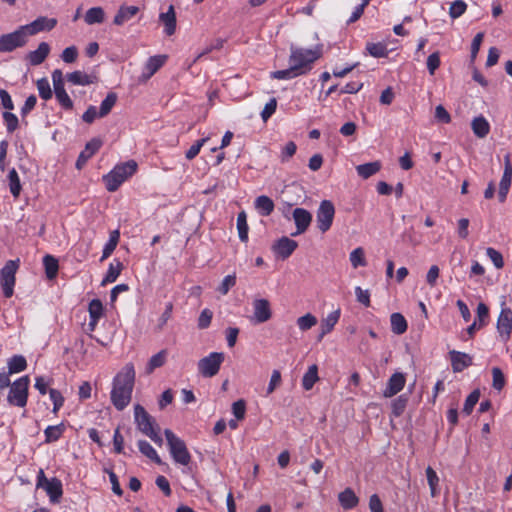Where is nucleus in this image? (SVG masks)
I'll return each instance as SVG.
<instances>
[{
	"instance_id": "nucleus-1",
	"label": "nucleus",
	"mask_w": 512,
	"mask_h": 512,
	"mask_svg": "<svg viewBox=\"0 0 512 512\" xmlns=\"http://www.w3.org/2000/svg\"><path fill=\"white\" fill-rule=\"evenodd\" d=\"M135 384V368L132 363L125 364L114 376L110 399L114 407L122 411L130 403Z\"/></svg>"
},
{
	"instance_id": "nucleus-2",
	"label": "nucleus",
	"mask_w": 512,
	"mask_h": 512,
	"mask_svg": "<svg viewBox=\"0 0 512 512\" xmlns=\"http://www.w3.org/2000/svg\"><path fill=\"white\" fill-rule=\"evenodd\" d=\"M322 55V45L312 49H304L291 46L289 64L297 67L300 75H305L312 69L313 63Z\"/></svg>"
},
{
	"instance_id": "nucleus-3",
	"label": "nucleus",
	"mask_w": 512,
	"mask_h": 512,
	"mask_svg": "<svg viewBox=\"0 0 512 512\" xmlns=\"http://www.w3.org/2000/svg\"><path fill=\"white\" fill-rule=\"evenodd\" d=\"M137 167V163L134 160L116 165L103 177L106 189L109 192H115L123 182L136 173Z\"/></svg>"
},
{
	"instance_id": "nucleus-4",
	"label": "nucleus",
	"mask_w": 512,
	"mask_h": 512,
	"mask_svg": "<svg viewBox=\"0 0 512 512\" xmlns=\"http://www.w3.org/2000/svg\"><path fill=\"white\" fill-rule=\"evenodd\" d=\"M134 418L138 426V429L148 436L155 444L161 446L163 439L155 428L153 418L147 413V411L140 404L134 406Z\"/></svg>"
},
{
	"instance_id": "nucleus-5",
	"label": "nucleus",
	"mask_w": 512,
	"mask_h": 512,
	"mask_svg": "<svg viewBox=\"0 0 512 512\" xmlns=\"http://www.w3.org/2000/svg\"><path fill=\"white\" fill-rule=\"evenodd\" d=\"M169 452L174 462L183 466H187L191 462V455L186 447L185 442L176 436L170 429L164 431Z\"/></svg>"
},
{
	"instance_id": "nucleus-6",
	"label": "nucleus",
	"mask_w": 512,
	"mask_h": 512,
	"mask_svg": "<svg viewBox=\"0 0 512 512\" xmlns=\"http://www.w3.org/2000/svg\"><path fill=\"white\" fill-rule=\"evenodd\" d=\"M29 384L30 379L27 375L15 380L10 386V390L7 396L8 403L20 408L25 407L28 400Z\"/></svg>"
},
{
	"instance_id": "nucleus-7",
	"label": "nucleus",
	"mask_w": 512,
	"mask_h": 512,
	"mask_svg": "<svg viewBox=\"0 0 512 512\" xmlns=\"http://www.w3.org/2000/svg\"><path fill=\"white\" fill-rule=\"evenodd\" d=\"M20 260H8L0 270V285L6 298L12 297L16 283V272L19 269Z\"/></svg>"
},
{
	"instance_id": "nucleus-8",
	"label": "nucleus",
	"mask_w": 512,
	"mask_h": 512,
	"mask_svg": "<svg viewBox=\"0 0 512 512\" xmlns=\"http://www.w3.org/2000/svg\"><path fill=\"white\" fill-rule=\"evenodd\" d=\"M28 36L24 28L19 26L16 30L0 36V53H10L28 43Z\"/></svg>"
},
{
	"instance_id": "nucleus-9",
	"label": "nucleus",
	"mask_w": 512,
	"mask_h": 512,
	"mask_svg": "<svg viewBox=\"0 0 512 512\" xmlns=\"http://www.w3.org/2000/svg\"><path fill=\"white\" fill-rule=\"evenodd\" d=\"M225 360L223 352H211L200 359L197 363L198 372L204 378H212L218 374L222 363Z\"/></svg>"
},
{
	"instance_id": "nucleus-10",
	"label": "nucleus",
	"mask_w": 512,
	"mask_h": 512,
	"mask_svg": "<svg viewBox=\"0 0 512 512\" xmlns=\"http://www.w3.org/2000/svg\"><path fill=\"white\" fill-rule=\"evenodd\" d=\"M335 217V207L330 200H323L316 211L317 228L322 232H327Z\"/></svg>"
},
{
	"instance_id": "nucleus-11",
	"label": "nucleus",
	"mask_w": 512,
	"mask_h": 512,
	"mask_svg": "<svg viewBox=\"0 0 512 512\" xmlns=\"http://www.w3.org/2000/svg\"><path fill=\"white\" fill-rule=\"evenodd\" d=\"M52 82L55 93V98L58 101L59 105L64 110L73 109V101L65 90L64 87V78L61 70L56 69L52 72Z\"/></svg>"
},
{
	"instance_id": "nucleus-12",
	"label": "nucleus",
	"mask_w": 512,
	"mask_h": 512,
	"mask_svg": "<svg viewBox=\"0 0 512 512\" xmlns=\"http://www.w3.org/2000/svg\"><path fill=\"white\" fill-rule=\"evenodd\" d=\"M36 486L37 488H43L48 494L51 502L54 503L59 501L63 493L61 481L55 477L47 479L42 469L38 472Z\"/></svg>"
},
{
	"instance_id": "nucleus-13",
	"label": "nucleus",
	"mask_w": 512,
	"mask_h": 512,
	"mask_svg": "<svg viewBox=\"0 0 512 512\" xmlns=\"http://www.w3.org/2000/svg\"><path fill=\"white\" fill-rule=\"evenodd\" d=\"M56 18H48L46 16H40L33 20L29 24L22 25L28 38L41 32H49L53 30L57 25Z\"/></svg>"
},
{
	"instance_id": "nucleus-14",
	"label": "nucleus",
	"mask_w": 512,
	"mask_h": 512,
	"mask_svg": "<svg viewBox=\"0 0 512 512\" xmlns=\"http://www.w3.org/2000/svg\"><path fill=\"white\" fill-rule=\"evenodd\" d=\"M512 183V163L510 154L504 156V171L499 183L498 199L503 203L506 201Z\"/></svg>"
},
{
	"instance_id": "nucleus-15",
	"label": "nucleus",
	"mask_w": 512,
	"mask_h": 512,
	"mask_svg": "<svg viewBox=\"0 0 512 512\" xmlns=\"http://www.w3.org/2000/svg\"><path fill=\"white\" fill-rule=\"evenodd\" d=\"M497 331L502 341L507 342L512 333V310L502 308L497 319Z\"/></svg>"
},
{
	"instance_id": "nucleus-16",
	"label": "nucleus",
	"mask_w": 512,
	"mask_h": 512,
	"mask_svg": "<svg viewBox=\"0 0 512 512\" xmlns=\"http://www.w3.org/2000/svg\"><path fill=\"white\" fill-rule=\"evenodd\" d=\"M292 216L296 225V231L291 236L303 234L311 224L312 214L304 208H295Z\"/></svg>"
},
{
	"instance_id": "nucleus-17",
	"label": "nucleus",
	"mask_w": 512,
	"mask_h": 512,
	"mask_svg": "<svg viewBox=\"0 0 512 512\" xmlns=\"http://www.w3.org/2000/svg\"><path fill=\"white\" fill-rule=\"evenodd\" d=\"M253 310V320L255 323H264L272 316L270 303L266 299H255L253 301Z\"/></svg>"
},
{
	"instance_id": "nucleus-18",
	"label": "nucleus",
	"mask_w": 512,
	"mask_h": 512,
	"mask_svg": "<svg viewBox=\"0 0 512 512\" xmlns=\"http://www.w3.org/2000/svg\"><path fill=\"white\" fill-rule=\"evenodd\" d=\"M298 247V243L289 237H281L274 245L275 254L281 259H287Z\"/></svg>"
},
{
	"instance_id": "nucleus-19",
	"label": "nucleus",
	"mask_w": 512,
	"mask_h": 512,
	"mask_svg": "<svg viewBox=\"0 0 512 512\" xmlns=\"http://www.w3.org/2000/svg\"><path fill=\"white\" fill-rule=\"evenodd\" d=\"M406 378L401 372H396L388 379L386 388L383 392L384 397L390 398L399 393L405 386Z\"/></svg>"
},
{
	"instance_id": "nucleus-20",
	"label": "nucleus",
	"mask_w": 512,
	"mask_h": 512,
	"mask_svg": "<svg viewBox=\"0 0 512 512\" xmlns=\"http://www.w3.org/2000/svg\"><path fill=\"white\" fill-rule=\"evenodd\" d=\"M449 357L454 372H462L464 369L472 365V357L467 353L451 350Z\"/></svg>"
},
{
	"instance_id": "nucleus-21",
	"label": "nucleus",
	"mask_w": 512,
	"mask_h": 512,
	"mask_svg": "<svg viewBox=\"0 0 512 512\" xmlns=\"http://www.w3.org/2000/svg\"><path fill=\"white\" fill-rule=\"evenodd\" d=\"M101 146L102 141L100 139L94 138L90 140L86 144L85 149L78 156L76 161L77 169H82L86 162L100 149Z\"/></svg>"
},
{
	"instance_id": "nucleus-22",
	"label": "nucleus",
	"mask_w": 512,
	"mask_h": 512,
	"mask_svg": "<svg viewBox=\"0 0 512 512\" xmlns=\"http://www.w3.org/2000/svg\"><path fill=\"white\" fill-rule=\"evenodd\" d=\"M166 56H152L150 57L143 69V72L141 74V80L146 81L150 77H152L165 63Z\"/></svg>"
},
{
	"instance_id": "nucleus-23",
	"label": "nucleus",
	"mask_w": 512,
	"mask_h": 512,
	"mask_svg": "<svg viewBox=\"0 0 512 512\" xmlns=\"http://www.w3.org/2000/svg\"><path fill=\"white\" fill-rule=\"evenodd\" d=\"M160 22L164 25V33L171 36L176 31V13L173 5L168 7L166 12L160 13Z\"/></svg>"
},
{
	"instance_id": "nucleus-24",
	"label": "nucleus",
	"mask_w": 512,
	"mask_h": 512,
	"mask_svg": "<svg viewBox=\"0 0 512 512\" xmlns=\"http://www.w3.org/2000/svg\"><path fill=\"white\" fill-rule=\"evenodd\" d=\"M50 52V46L47 42H41L38 48L34 51H30L26 59L32 66L40 65L45 61Z\"/></svg>"
},
{
	"instance_id": "nucleus-25",
	"label": "nucleus",
	"mask_w": 512,
	"mask_h": 512,
	"mask_svg": "<svg viewBox=\"0 0 512 512\" xmlns=\"http://www.w3.org/2000/svg\"><path fill=\"white\" fill-rule=\"evenodd\" d=\"M138 12L139 8L137 6L121 5L113 19V23L117 26H122L130 21Z\"/></svg>"
},
{
	"instance_id": "nucleus-26",
	"label": "nucleus",
	"mask_w": 512,
	"mask_h": 512,
	"mask_svg": "<svg viewBox=\"0 0 512 512\" xmlns=\"http://www.w3.org/2000/svg\"><path fill=\"white\" fill-rule=\"evenodd\" d=\"M340 309H337L331 313H329L326 318L321 321V333L319 335V340H321L325 335L330 333L340 318Z\"/></svg>"
},
{
	"instance_id": "nucleus-27",
	"label": "nucleus",
	"mask_w": 512,
	"mask_h": 512,
	"mask_svg": "<svg viewBox=\"0 0 512 512\" xmlns=\"http://www.w3.org/2000/svg\"><path fill=\"white\" fill-rule=\"evenodd\" d=\"M123 269V264L119 259H114L108 267V270L101 282V286H105L109 283H113L117 280L121 271Z\"/></svg>"
},
{
	"instance_id": "nucleus-28",
	"label": "nucleus",
	"mask_w": 512,
	"mask_h": 512,
	"mask_svg": "<svg viewBox=\"0 0 512 512\" xmlns=\"http://www.w3.org/2000/svg\"><path fill=\"white\" fill-rule=\"evenodd\" d=\"M68 82L73 85L87 86L93 84L96 77L89 75L83 71L77 70L66 75Z\"/></svg>"
},
{
	"instance_id": "nucleus-29",
	"label": "nucleus",
	"mask_w": 512,
	"mask_h": 512,
	"mask_svg": "<svg viewBox=\"0 0 512 512\" xmlns=\"http://www.w3.org/2000/svg\"><path fill=\"white\" fill-rule=\"evenodd\" d=\"M338 500L340 505L346 510L353 509L359 502V498L351 488H346L339 493Z\"/></svg>"
},
{
	"instance_id": "nucleus-30",
	"label": "nucleus",
	"mask_w": 512,
	"mask_h": 512,
	"mask_svg": "<svg viewBox=\"0 0 512 512\" xmlns=\"http://www.w3.org/2000/svg\"><path fill=\"white\" fill-rule=\"evenodd\" d=\"M471 128L473 133L479 138L486 137L490 132V124L483 116L475 117L472 120Z\"/></svg>"
},
{
	"instance_id": "nucleus-31",
	"label": "nucleus",
	"mask_w": 512,
	"mask_h": 512,
	"mask_svg": "<svg viewBox=\"0 0 512 512\" xmlns=\"http://www.w3.org/2000/svg\"><path fill=\"white\" fill-rule=\"evenodd\" d=\"M105 20V11L102 7L96 6L88 9L84 15V21L88 25L101 24Z\"/></svg>"
},
{
	"instance_id": "nucleus-32",
	"label": "nucleus",
	"mask_w": 512,
	"mask_h": 512,
	"mask_svg": "<svg viewBox=\"0 0 512 512\" xmlns=\"http://www.w3.org/2000/svg\"><path fill=\"white\" fill-rule=\"evenodd\" d=\"M381 167L382 165L380 161H373L358 165L356 167V171L361 178L368 179L369 177L378 173Z\"/></svg>"
},
{
	"instance_id": "nucleus-33",
	"label": "nucleus",
	"mask_w": 512,
	"mask_h": 512,
	"mask_svg": "<svg viewBox=\"0 0 512 512\" xmlns=\"http://www.w3.org/2000/svg\"><path fill=\"white\" fill-rule=\"evenodd\" d=\"M274 207V202L268 196L261 195L255 199V208L262 216H269L273 212Z\"/></svg>"
},
{
	"instance_id": "nucleus-34",
	"label": "nucleus",
	"mask_w": 512,
	"mask_h": 512,
	"mask_svg": "<svg viewBox=\"0 0 512 512\" xmlns=\"http://www.w3.org/2000/svg\"><path fill=\"white\" fill-rule=\"evenodd\" d=\"M318 380V367L313 364L309 366L308 370L305 372L302 378V386L306 391H309Z\"/></svg>"
},
{
	"instance_id": "nucleus-35",
	"label": "nucleus",
	"mask_w": 512,
	"mask_h": 512,
	"mask_svg": "<svg viewBox=\"0 0 512 512\" xmlns=\"http://www.w3.org/2000/svg\"><path fill=\"white\" fill-rule=\"evenodd\" d=\"M391 330L397 335H401L407 330V321L400 313H393L390 316Z\"/></svg>"
},
{
	"instance_id": "nucleus-36",
	"label": "nucleus",
	"mask_w": 512,
	"mask_h": 512,
	"mask_svg": "<svg viewBox=\"0 0 512 512\" xmlns=\"http://www.w3.org/2000/svg\"><path fill=\"white\" fill-rule=\"evenodd\" d=\"M7 364L9 374L20 373L27 367V361L22 355H14L8 360Z\"/></svg>"
},
{
	"instance_id": "nucleus-37",
	"label": "nucleus",
	"mask_w": 512,
	"mask_h": 512,
	"mask_svg": "<svg viewBox=\"0 0 512 512\" xmlns=\"http://www.w3.org/2000/svg\"><path fill=\"white\" fill-rule=\"evenodd\" d=\"M166 358H167L166 350H161L158 353H156L155 355H153L147 363L146 373L151 374L156 368L162 367L166 362Z\"/></svg>"
},
{
	"instance_id": "nucleus-38",
	"label": "nucleus",
	"mask_w": 512,
	"mask_h": 512,
	"mask_svg": "<svg viewBox=\"0 0 512 512\" xmlns=\"http://www.w3.org/2000/svg\"><path fill=\"white\" fill-rule=\"evenodd\" d=\"M43 265L48 279L56 277L59 269L58 260L52 255H45L43 258Z\"/></svg>"
},
{
	"instance_id": "nucleus-39",
	"label": "nucleus",
	"mask_w": 512,
	"mask_h": 512,
	"mask_svg": "<svg viewBox=\"0 0 512 512\" xmlns=\"http://www.w3.org/2000/svg\"><path fill=\"white\" fill-rule=\"evenodd\" d=\"M138 448L139 451L145 455L147 458L155 462L156 464H161V459L156 452V450L151 446L149 442L146 440H139L138 441Z\"/></svg>"
},
{
	"instance_id": "nucleus-40",
	"label": "nucleus",
	"mask_w": 512,
	"mask_h": 512,
	"mask_svg": "<svg viewBox=\"0 0 512 512\" xmlns=\"http://www.w3.org/2000/svg\"><path fill=\"white\" fill-rule=\"evenodd\" d=\"M120 238V233L118 230H114L110 233L108 242L104 245L101 261L108 258L113 251L115 250Z\"/></svg>"
},
{
	"instance_id": "nucleus-41",
	"label": "nucleus",
	"mask_w": 512,
	"mask_h": 512,
	"mask_svg": "<svg viewBox=\"0 0 512 512\" xmlns=\"http://www.w3.org/2000/svg\"><path fill=\"white\" fill-rule=\"evenodd\" d=\"M298 76H301L296 66H290L287 69L284 70H277L270 73V77L272 79H278V80H291L293 78H296Z\"/></svg>"
},
{
	"instance_id": "nucleus-42",
	"label": "nucleus",
	"mask_w": 512,
	"mask_h": 512,
	"mask_svg": "<svg viewBox=\"0 0 512 512\" xmlns=\"http://www.w3.org/2000/svg\"><path fill=\"white\" fill-rule=\"evenodd\" d=\"M64 431H65V426L62 423L59 425H55V426H48L44 430L45 442L51 443V442H55V441L59 440L60 437L62 436V434L64 433Z\"/></svg>"
},
{
	"instance_id": "nucleus-43",
	"label": "nucleus",
	"mask_w": 512,
	"mask_h": 512,
	"mask_svg": "<svg viewBox=\"0 0 512 512\" xmlns=\"http://www.w3.org/2000/svg\"><path fill=\"white\" fill-rule=\"evenodd\" d=\"M9 189L14 198H18L22 189L17 171L12 168L8 173Z\"/></svg>"
},
{
	"instance_id": "nucleus-44",
	"label": "nucleus",
	"mask_w": 512,
	"mask_h": 512,
	"mask_svg": "<svg viewBox=\"0 0 512 512\" xmlns=\"http://www.w3.org/2000/svg\"><path fill=\"white\" fill-rule=\"evenodd\" d=\"M117 102V94L114 92H110L107 94L106 98L101 102L99 109V117H105L108 115L112 108L115 106Z\"/></svg>"
},
{
	"instance_id": "nucleus-45",
	"label": "nucleus",
	"mask_w": 512,
	"mask_h": 512,
	"mask_svg": "<svg viewBox=\"0 0 512 512\" xmlns=\"http://www.w3.org/2000/svg\"><path fill=\"white\" fill-rule=\"evenodd\" d=\"M237 230L239 239L242 242H247L248 240V224H247V215L244 211L240 212L237 215Z\"/></svg>"
},
{
	"instance_id": "nucleus-46",
	"label": "nucleus",
	"mask_w": 512,
	"mask_h": 512,
	"mask_svg": "<svg viewBox=\"0 0 512 512\" xmlns=\"http://www.w3.org/2000/svg\"><path fill=\"white\" fill-rule=\"evenodd\" d=\"M349 260L353 268L366 266L365 252L362 247L355 248L349 255Z\"/></svg>"
},
{
	"instance_id": "nucleus-47",
	"label": "nucleus",
	"mask_w": 512,
	"mask_h": 512,
	"mask_svg": "<svg viewBox=\"0 0 512 512\" xmlns=\"http://www.w3.org/2000/svg\"><path fill=\"white\" fill-rule=\"evenodd\" d=\"M426 477H427L428 485L430 488V494L432 497H436L439 494V490H438L439 477H438L437 473L430 466H428L426 468Z\"/></svg>"
},
{
	"instance_id": "nucleus-48",
	"label": "nucleus",
	"mask_w": 512,
	"mask_h": 512,
	"mask_svg": "<svg viewBox=\"0 0 512 512\" xmlns=\"http://www.w3.org/2000/svg\"><path fill=\"white\" fill-rule=\"evenodd\" d=\"M366 49L371 56L376 58L386 57L388 55V49L384 43H368Z\"/></svg>"
},
{
	"instance_id": "nucleus-49",
	"label": "nucleus",
	"mask_w": 512,
	"mask_h": 512,
	"mask_svg": "<svg viewBox=\"0 0 512 512\" xmlns=\"http://www.w3.org/2000/svg\"><path fill=\"white\" fill-rule=\"evenodd\" d=\"M89 318L101 319L104 312V307L99 299H93L88 305Z\"/></svg>"
},
{
	"instance_id": "nucleus-50",
	"label": "nucleus",
	"mask_w": 512,
	"mask_h": 512,
	"mask_svg": "<svg viewBox=\"0 0 512 512\" xmlns=\"http://www.w3.org/2000/svg\"><path fill=\"white\" fill-rule=\"evenodd\" d=\"M36 84H37L39 96L43 100H49L52 98L53 93H52V89H51L50 83L47 78L39 79Z\"/></svg>"
},
{
	"instance_id": "nucleus-51",
	"label": "nucleus",
	"mask_w": 512,
	"mask_h": 512,
	"mask_svg": "<svg viewBox=\"0 0 512 512\" xmlns=\"http://www.w3.org/2000/svg\"><path fill=\"white\" fill-rule=\"evenodd\" d=\"M480 398V391L478 389L472 391L466 398L464 407H463V413L466 415H470L473 411L475 405L479 401Z\"/></svg>"
},
{
	"instance_id": "nucleus-52",
	"label": "nucleus",
	"mask_w": 512,
	"mask_h": 512,
	"mask_svg": "<svg viewBox=\"0 0 512 512\" xmlns=\"http://www.w3.org/2000/svg\"><path fill=\"white\" fill-rule=\"evenodd\" d=\"M317 324V318L307 313L297 319V325L301 331H307Z\"/></svg>"
},
{
	"instance_id": "nucleus-53",
	"label": "nucleus",
	"mask_w": 512,
	"mask_h": 512,
	"mask_svg": "<svg viewBox=\"0 0 512 512\" xmlns=\"http://www.w3.org/2000/svg\"><path fill=\"white\" fill-rule=\"evenodd\" d=\"M467 9V5L462 0H455L451 3L449 8V15L452 19L459 18L461 15L465 13Z\"/></svg>"
},
{
	"instance_id": "nucleus-54",
	"label": "nucleus",
	"mask_w": 512,
	"mask_h": 512,
	"mask_svg": "<svg viewBox=\"0 0 512 512\" xmlns=\"http://www.w3.org/2000/svg\"><path fill=\"white\" fill-rule=\"evenodd\" d=\"M3 120L9 133L14 132L18 128L19 120L17 116L11 111H6L3 113Z\"/></svg>"
},
{
	"instance_id": "nucleus-55",
	"label": "nucleus",
	"mask_w": 512,
	"mask_h": 512,
	"mask_svg": "<svg viewBox=\"0 0 512 512\" xmlns=\"http://www.w3.org/2000/svg\"><path fill=\"white\" fill-rule=\"evenodd\" d=\"M492 386L494 389L501 391L505 386V377L502 370L499 367L492 368Z\"/></svg>"
},
{
	"instance_id": "nucleus-56",
	"label": "nucleus",
	"mask_w": 512,
	"mask_h": 512,
	"mask_svg": "<svg viewBox=\"0 0 512 512\" xmlns=\"http://www.w3.org/2000/svg\"><path fill=\"white\" fill-rule=\"evenodd\" d=\"M486 255L492 261V263L497 269H501L504 266L503 256L496 249L492 247L487 248Z\"/></svg>"
},
{
	"instance_id": "nucleus-57",
	"label": "nucleus",
	"mask_w": 512,
	"mask_h": 512,
	"mask_svg": "<svg viewBox=\"0 0 512 512\" xmlns=\"http://www.w3.org/2000/svg\"><path fill=\"white\" fill-rule=\"evenodd\" d=\"M49 397L53 402V412L57 413L64 404V397L57 389H49Z\"/></svg>"
},
{
	"instance_id": "nucleus-58",
	"label": "nucleus",
	"mask_w": 512,
	"mask_h": 512,
	"mask_svg": "<svg viewBox=\"0 0 512 512\" xmlns=\"http://www.w3.org/2000/svg\"><path fill=\"white\" fill-rule=\"evenodd\" d=\"M407 405V398L404 395L399 396L392 402V413L395 417L400 416Z\"/></svg>"
},
{
	"instance_id": "nucleus-59",
	"label": "nucleus",
	"mask_w": 512,
	"mask_h": 512,
	"mask_svg": "<svg viewBox=\"0 0 512 512\" xmlns=\"http://www.w3.org/2000/svg\"><path fill=\"white\" fill-rule=\"evenodd\" d=\"M440 53L438 51L430 54L427 58V69L430 75H434L440 66Z\"/></svg>"
},
{
	"instance_id": "nucleus-60",
	"label": "nucleus",
	"mask_w": 512,
	"mask_h": 512,
	"mask_svg": "<svg viewBox=\"0 0 512 512\" xmlns=\"http://www.w3.org/2000/svg\"><path fill=\"white\" fill-rule=\"evenodd\" d=\"M277 108V100L276 98H271L266 105L264 106V109L261 112V118L264 122H266L276 111Z\"/></svg>"
},
{
	"instance_id": "nucleus-61",
	"label": "nucleus",
	"mask_w": 512,
	"mask_h": 512,
	"mask_svg": "<svg viewBox=\"0 0 512 512\" xmlns=\"http://www.w3.org/2000/svg\"><path fill=\"white\" fill-rule=\"evenodd\" d=\"M236 284V276L235 274H232V275H227L224 277V279L222 280L220 286L218 287V291L222 294V295H226L229 290L235 286Z\"/></svg>"
},
{
	"instance_id": "nucleus-62",
	"label": "nucleus",
	"mask_w": 512,
	"mask_h": 512,
	"mask_svg": "<svg viewBox=\"0 0 512 512\" xmlns=\"http://www.w3.org/2000/svg\"><path fill=\"white\" fill-rule=\"evenodd\" d=\"M208 138H202L196 141L185 153L188 160L194 159L200 152L202 146L206 143Z\"/></svg>"
},
{
	"instance_id": "nucleus-63",
	"label": "nucleus",
	"mask_w": 512,
	"mask_h": 512,
	"mask_svg": "<svg viewBox=\"0 0 512 512\" xmlns=\"http://www.w3.org/2000/svg\"><path fill=\"white\" fill-rule=\"evenodd\" d=\"M78 57V50L75 46H69L62 51L61 59L65 63H73Z\"/></svg>"
},
{
	"instance_id": "nucleus-64",
	"label": "nucleus",
	"mask_w": 512,
	"mask_h": 512,
	"mask_svg": "<svg viewBox=\"0 0 512 512\" xmlns=\"http://www.w3.org/2000/svg\"><path fill=\"white\" fill-rule=\"evenodd\" d=\"M440 275V269L437 265H432L427 274H426V282L430 287H434L437 284V280Z\"/></svg>"
}]
</instances>
